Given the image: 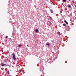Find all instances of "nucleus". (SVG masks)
<instances>
[{"label":"nucleus","instance_id":"nucleus-17","mask_svg":"<svg viewBox=\"0 0 76 76\" xmlns=\"http://www.w3.org/2000/svg\"><path fill=\"white\" fill-rule=\"evenodd\" d=\"M4 66L5 67L6 66V65H4Z\"/></svg>","mask_w":76,"mask_h":76},{"label":"nucleus","instance_id":"nucleus-4","mask_svg":"<svg viewBox=\"0 0 76 76\" xmlns=\"http://www.w3.org/2000/svg\"><path fill=\"white\" fill-rule=\"evenodd\" d=\"M2 66H6V65L3 63L2 64Z\"/></svg>","mask_w":76,"mask_h":76},{"label":"nucleus","instance_id":"nucleus-3","mask_svg":"<svg viewBox=\"0 0 76 76\" xmlns=\"http://www.w3.org/2000/svg\"><path fill=\"white\" fill-rule=\"evenodd\" d=\"M64 22L65 23H66L67 25H68V23H67V22L66 21V20H64Z\"/></svg>","mask_w":76,"mask_h":76},{"label":"nucleus","instance_id":"nucleus-9","mask_svg":"<svg viewBox=\"0 0 76 76\" xmlns=\"http://www.w3.org/2000/svg\"><path fill=\"white\" fill-rule=\"evenodd\" d=\"M68 7H71V6L70 5H69Z\"/></svg>","mask_w":76,"mask_h":76},{"label":"nucleus","instance_id":"nucleus-1","mask_svg":"<svg viewBox=\"0 0 76 76\" xmlns=\"http://www.w3.org/2000/svg\"><path fill=\"white\" fill-rule=\"evenodd\" d=\"M12 57L14 60H16V57H15V53H12Z\"/></svg>","mask_w":76,"mask_h":76},{"label":"nucleus","instance_id":"nucleus-8","mask_svg":"<svg viewBox=\"0 0 76 76\" xmlns=\"http://www.w3.org/2000/svg\"><path fill=\"white\" fill-rule=\"evenodd\" d=\"M64 2H66V0H62Z\"/></svg>","mask_w":76,"mask_h":76},{"label":"nucleus","instance_id":"nucleus-14","mask_svg":"<svg viewBox=\"0 0 76 76\" xmlns=\"http://www.w3.org/2000/svg\"><path fill=\"white\" fill-rule=\"evenodd\" d=\"M10 57L11 58H12V55H11L10 56Z\"/></svg>","mask_w":76,"mask_h":76},{"label":"nucleus","instance_id":"nucleus-7","mask_svg":"<svg viewBox=\"0 0 76 76\" xmlns=\"http://www.w3.org/2000/svg\"><path fill=\"white\" fill-rule=\"evenodd\" d=\"M46 45H48V46H50V45L48 43H46Z\"/></svg>","mask_w":76,"mask_h":76},{"label":"nucleus","instance_id":"nucleus-12","mask_svg":"<svg viewBox=\"0 0 76 76\" xmlns=\"http://www.w3.org/2000/svg\"><path fill=\"white\" fill-rule=\"evenodd\" d=\"M5 38H7V36H6Z\"/></svg>","mask_w":76,"mask_h":76},{"label":"nucleus","instance_id":"nucleus-5","mask_svg":"<svg viewBox=\"0 0 76 76\" xmlns=\"http://www.w3.org/2000/svg\"><path fill=\"white\" fill-rule=\"evenodd\" d=\"M8 61V59H6L5 60V62H6V63H7V61Z\"/></svg>","mask_w":76,"mask_h":76},{"label":"nucleus","instance_id":"nucleus-16","mask_svg":"<svg viewBox=\"0 0 76 76\" xmlns=\"http://www.w3.org/2000/svg\"><path fill=\"white\" fill-rule=\"evenodd\" d=\"M72 2L73 3H74V1H72Z\"/></svg>","mask_w":76,"mask_h":76},{"label":"nucleus","instance_id":"nucleus-10","mask_svg":"<svg viewBox=\"0 0 76 76\" xmlns=\"http://www.w3.org/2000/svg\"><path fill=\"white\" fill-rule=\"evenodd\" d=\"M63 25L64 26H66V24H63Z\"/></svg>","mask_w":76,"mask_h":76},{"label":"nucleus","instance_id":"nucleus-11","mask_svg":"<svg viewBox=\"0 0 76 76\" xmlns=\"http://www.w3.org/2000/svg\"><path fill=\"white\" fill-rule=\"evenodd\" d=\"M50 12L51 13H53V11H52V10H51L50 11Z\"/></svg>","mask_w":76,"mask_h":76},{"label":"nucleus","instance_id":"nucleus-13","mask_svg":"<svg viewBox=\"0 0 76 76\" xmlns=\"http://www.w3.org/2000/svg\"><path fill=\"white\" fill-rule=\"evenodd\" d=\"M18 47H20V45H18Z\"/></svg>","mask_w":76,"mask_h":76},{"label":"nucleus","instance_id":"nucleus-15","mask_svg":"<svg viewBox=\"0 0 76 76\" xmlns=\"http://www.w3.org/2000/svg\"><path fill=\"white\" fill-rule=\"evenodd\" d=\"M8 74H9V71H8Z\"/></svg>","mask_w":76,"mask_h":76},{"label":"nucleus","instance_id":"nucleus-2","mask_svg":"<svg viewBox=\"0 0 76 76\" xmlns=\"http://www.w3.org/2000/svg\"><path fill=\"white\" fill-rule=\"evenodd\" d=\"M35 32H37V33H38L39 32L38 29H36L35 30Z\"/></svg>","mask_w":76,"mask_h":76},{"label":"nucleus","instance_id":"nucleus-6","mask_svg":"<svg viewBox=\"0 0 76 76\" xmlns=\"http://www.w3.org/2000/svg\"><path fill=\"white\" fill-rule=\"evenodd\" d=\"M57 34L58 35H60V32H58Z\"/></svg>","mask_w":76,"mask_h":76}]
</instances>
